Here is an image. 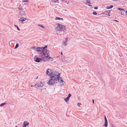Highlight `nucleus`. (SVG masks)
I'll return each mask as SVG.
<instances>
[{
    "label": "nucleus",
    "mask_w": 127,
    "mask_h": 127,
    "mask_svg": "<svg viewBox=\"0 0 127 127\" xmlns=\"http://www.w3.org/2000/svg\"><path fill=\"white\" fill-rule=\"evenodd\" d=\"M55 19L56 20H63V19L62 18H61L59 17H56L55 18Z\"/></svg>",
    "instance_id": "obj_16"
},
{
    "label": "nucleus",
    "mask_w": 127,
    "mask_h": 127,
    "mask_svg": "<svg viewBox=\"0 0 127 127\" xmlns=\"http://www.w3.org/2000/svg\"><path fill=\"white\" fill-rule=\"evenodd\" d=\"M29 124V123H28L27 122L24 121V122L23 125L24 126H25V127H26L27 126H28Z\"/></svg>",
    "instance_id": "obj_13"
},
{
    "label": "nucleus",
    "mask_w": 127,
    "mask_h": 127,
    "mask_svg": "<svg viewBox=\"0 0 127 127\" xmlns=\"http://www.w3.org/2000/svg\"><path fill=\"white\" fill-rule=\"evenodd\" d=\"M44 59L40 58L39 57H35L34 58V61L37 62H41L43 61Z\"/></svg>",
    "instance_id": "obj_5"
},
{
    "label": "nucleus",
    "mask_w": 127,
    "mask_h": 127,
    "mask_svg": "<svg viewBox=\"0 0 127 127\" xmlns=\"http://www.w3.org/2000/svg\"><path fill=\"white\" fill-rule=\"evenodd\" d=\"M81 104L80 103H78L77 104V105L79 106L80 105H81Z\"/></svg>",
    "instance_id": "obj_31"
},
{
    "label": "nucleus",
    "mask_w": 127,
    "mask_h": 127,
    "mask_svg": "<svg viewBox=\"0 0 127 127\" xmlns=\"http://www.w3.org/2000/svg\"><path fill=\"white\" fill-rule=\"evenodd\" d=\"M38 84L37 83H36L34 85V86H35V87L36 88H38L39 87L38 86Z\"/></svg>",
    "instance_id": "obj_20"
},
{
    "label": "nucleus",
    "mask_w": 127,
    "mask_h": 127,
    "mask_svg": "<svg viewBox=\"0 0 127 127\" xmlns=\"http://www.w3.org/2000/svg\"><path fill=\"white\" fill-rule=\"evenodd\" d=\"M106 119H107V118H106L105 119H104V120H106Z\"/></svg>",
    "instance_id": "obj_45"
},
{
    "label": "nucleus",
    "mask_w": 127,
    "mask_h": 127,
    "mask_svg": "<svg viewBox=\"0 0 127 127\" xmlns=\"http://www.w3.org/2000/svg\"><path fill=\"white\" fill-rule=\"evenodd\" d=\"M108 125V122H105V123L104 125L105 127H107Z\"/></svg>",
    "instance_id": "obj_17"
},
{
    "label": "nucleus",
    "mask_w": 127,
    "mask_h": 127,
    "mask_svg": "<svg viewBox=\"0 0 127 127\" xmlns=\"http://www.w3.org/2000/svg\"><path fill=\"white\" fill-rule=\"evenodd\" d=\"M106 118V117L105 115V116H104V119Z\"/></svg>",
    "instance_id": "obj_41"
},
{
    "label": "nucleus",
    "mask_w": 127,
    "mask_h": 127,
    "mask_svg": "<svg viewBox=\"0 0 127 127\" xmlns=\"http://www.w3.org/2000/svg\"><path fill=\"white\" fill-rule=\"evenodd\" d=\"M94 8L95 9H98V7H94Z\"/></svg>",
    "instance_id": "obj_32"
},
{
    "label": "nucleus",
    "mask_w": 127,
    "mask_h": 127,
    "mask_svg": "<svg viewBox=\"0 0 127 127\" xmlns=\"http://www.w3.org/2000/svg\"><path fill=\"white\" fill-rule=\"evenodd\" d=\"M18 46H19V44L18 43H17L16 44V45L15 46V47L14 48L16 49V48H17V47H18Z\"/></svg>",
    "instance_id": "obj_22"
},
{
    "label": "nucleus",
    "mask_w": 127,
    "mask_h": 127,
    "mask_svg": "<svg viewBox=\"0 0 127 127\" xmlns=\"http://www.w3.org/2000/svg\"><path fill=\"white\" fill-rule=\"evenodd\" d=\"M45 57L46 59L47 58L49 59L48 60L52 61L53 59L52 58L50 57L49 56H48V55L45 56Z\"/></svg>",
    "instance_id": "obj_9"
},
{
    "label": "nucleus",
    "mask_w": 127,
    "mask_h": 127,
    "mask_svg": "<svg viewBox=\"0 0 127 127\" xmlns=\"http://www.w3.org/2000/svg\"><path fill=\"white\" fill-rule=\"evenodd\" d=\"M68 39V38H66L65 39V40H64L63 42V44L64 46H66L67 45V40Z\"/></svg>",
    "instance_id": "obj_8"
},
{
    "label": "nucleus",
    "mask_w": 127,
    "mask_h": 127,
    "mask_svg": "<svg viewBox=\"0 0 127 127\" xmlns=\"http://www.w3.org/2000/svg\"><path fill=\"white\" fill-rule=\"evenodd\" d=\"M114 21H115L116 22H118V21L117 20H114Z\"/></svg>",
    "instance_id": "obj_40"
},
{
    "label": "nucleus",
    "mask_w": 127,
    "mask_h": 127,
    "mask_svg": "<svg viewBox=\"0 0 127 127\" xmlns=\"http://www.w3.org/2000/svg\"><path fill=\"white\" fill-rule=\"evenodd\" d=\"M92 101H93V104L94 103V100L93 99L92 100Z\"/></svg>",
    "instance_id": "obj_38"
},
{
    "label": "nucleus",
    "mask_w": 127,
    "mask_h": 127,
    "mask_svg": "<svg viewBox=\"0 0 127 127\" xmlns=\"http://www.w3.org/2000/svg\"><path fill=\"white\" fill-rule=\"evenodd\" d=\"M47 74L48 75H49L50 76V77L53 75L58 76L60 75V74L59 73H58L57 74V72H53L50 69H48L46 70Z\"/></svg>",
    "instance_id": "obj_2"
},
{
    "label": "nucleus",
    "mask_w": 127,
    "mask_h": 127,
    "mask_svg": "<svg viewBox=\"0 0 127 127\" xmlns=\"http://www.w3.org/2000/svg\"><path fill=\"white\" fill-rule=\"evenodd\" d=\"M28 1V0H23V2H27Z\"/></svg>",
    "instance_id": "obj_29"
},
{
    "label": "nucleus",
    "mask_w": 127,
    "mask_h": 127,
    "mask_svg": "<svg viewBox=\"0 0 127 127\" xmlns=\"http://www.w3.org/2000/svg\"><path fill=\"white\" fill-rule=\"evenodd\" d=\"M126 13H127V11H126Z\"/></svg>",
    "instance_id": "obj_46"
},
{
    "label": "nucleus",
    "mask_w": 127,
    "mask_h": 127,
    "mask_svg": "<svg viewBox=\"0 0 127 127\" xmlns=\"http://www.w3.org/2000/svg\"><path fill=\"white\" fill-rule=\"evenodd\" d=\"M42 49V47H37L36 48V50L38 52H40L41 53Z\"/></svg>",
    "instance_id": "obj_10"
},
{
    "label": "nucleus",
    "mask_w": 127,
    "mask_h": 127,
    "mask_svg": "<svg viewBox=\"0 0 127 127\" xmlns=\"http://www.w3.org/2000/svg\"><path fill=\"white\" fill-rule=\"evenodd\" d=\"M22 68H21V70H22Z\"/></svg>",
    "instance_id": "obj_47"
},
{
    "label": "nucleus",
    "mask_w": 127,
    "mask_h": 127,
    "mask_svg": "<svg viewBox=\"0 0 127 127\" xmlns=\"http://www.w3.org/2000/svg\"><path fill=\"white\" fill-rule=\"evenodd\" d=\"M19 18H20V19H19V21H21L22 22L25 21L26 19V18L24 17V16H20V17Z\"/></svg>",
    "instance_id": "obj_7"
},
{
    "label": "nucleus",
    "mask_w": 127,
    "mask_h": 127,
    "mask_svg": "<svg viewBox=\"0 0 127 127\" xmlns=\"http://www.w3.org/2000/svg\"><path fill=\"white\" fill-rule=\"evenodd\" d=\"M57 24L58 25V27L57 28V30H56L57 32L58 31H59L60 32L62 31H65V26L59 23H58Z\"/></svg>",
    "instance_id": "obj_3"
},
{
    "label": "nucleus",
    "mask_w": 127,
    "mask_h": 127,
    "mask_svg": "<svg viewBox=\"0 0 127 127\" xmlns=\"http://www.w3.org/2000/svg\"><path fill=\"white\" fill-rule=\"evenodd\" d=\"M93 14L94 15H96L97 14V13L95 11H94L93 12Z\"/></svg>",
    "instance_id": "obj_27"
},
{
    "label": "nucleus",
    "mask_w": 127,
    "mask_h": 127,
    "mask_svg": "<svg viewBox=\"0 0 127 127\" xmlns=\"http://www.w3.org/2000/svg\"><path fill=\"white\" fill-rule=\"evenodd\" d=\"M61 54L62 55H62V52H61Z\"/></svg>",
    "instance_id": "obj_42"
},
{
    "label": "nucleus",
    "mask_w": 127,
    "mask_h": 127,
    "mask_svg": "<svg viewBox=\"0 0 127 127\" xmlns=\"http://www.w3.org/2000/svg\"><path fill=\"white\" fill-rule=\"evenodd\" d=\"M69 99V98L67 97L65 98L64 99V100L66 102H67V101Z\"/></svg>",
    "instance_id": "obj_19"
},
{
    "label": "nucleus",
    "mask_w": 127,
    "mask_h": 127,
    "mask_svg": "<svg viewBox=\"0 0 127 127\" xmlns=\"http://www.w3.org/2000/svg\"><path fill=\"white\" fill-rule=\"evenodd\" d=\"M14 26L15 27H17V29L19 31H20V29H19V28L18 27V26L17 25H14Z\"/></svg>",
    "instance_id": "obj_26"
},
{
    "label": "nucleus",
    "mask_w": 127,
    "mask_h": 127,
    "mask_svg": "<svg viewBox=\"0 0 127 127\" xmlns=\"http://www.w3.org/2000/svg\"><path fill=\"white\" fill-rule=\"evenodd\" d=\"M118 10H121L122 11V12L123 11H124V10L123 9H122L121 8H118Z\"/></svg>",
    "instance_id": "obj_23"
},
{
    "label": "nucleus",
    "mask_w": 127,
    "mask_h": 127,
    "mask_svg": "<svg viewBox=\"0 0 127 127\" xmlns=\"http://www.w3.org/2000/svg\"><path fill=\"white\" fill-rule=\"evenodd\" d=\"M98 74H99V75H100V76H101V73H100V72H98Z\"/></svg>",
    "instance_id": "obj_33"
},
{
    "label": "nucleus",
    "mask_w": 127,
    "mask_h": 127,
    "mask_svg": "<svg viewBox=\"0 0 127 127\" xmlns=\"http://www.w3.org/2000/svg\"><path fill=\"white\" fill-rule=\"evenodd\" d=\"M54 1L55 2H57L58 0H54Z\"/></svg>",
    "instance_id": "obj_37"
},
{
    "label": "nucleus",
    "mask_w": 127,
    "mask_h": 127,
    "mask_svg": "<svg viewBox=\"0 0 127 127\" xmlns=\"http://www.w3.org/2000/svg\"><path fill=\"white\" fill-rule=\"evenodd\" d=\"M105 122H107V119L105 120Z\"/></svg>",
    "instance_id": "obj_35"
},
{
    "label": "nucleus",
    "mask_w": 127,
    "mask_h": 127,
    "mask_svg": "<svg viewBox=\"0 0 127 127\" xmlns=\"http://www.w3.org/2000/svg\"><path fill=\"white\" fill-rule=\"evenodd\" d=\"M31 87H34V86L33 85H31Z\"/></svg>",
    "instance_id": "obj_39"
},
{
    "label": "nucleus",
    "mask_w": 127,
    "mask_h": 127,
    "mask_svg": "<svg viewBox=\"0 0 127 127\" xmlns=\"http://www.w3.org/2000/svg\"><path fill=\"white\" fill-rule=\"evenodd\" d=\"M31 48L32 49H33V50H36V48L35 47H31Z\"/></svg>",
    "instance_id": "obj_25"
},
{
    "label": "nucleus",
    "mask_w": 127,
    "mask_h": 127,
    "mask_svg": "<svg viewBox=\"0 0 127 127\" xmlns=\"http://www.w3.org/2000/svg\"><path fill=\"white\" fill-rule=\"evenodd\" d=\"M125 93H127V91H126Z\"/></svg>",
    "instance_id": "obj_43"
},
{
    "label": "nucleus",
    "mask_w": 127,
    "mask_h": 127,
    "mask_svg": "<svg viewBox=\"0 0 127 127\" xmlns=\"http://www.w3.org/2000/svg\"><path fill=\"white\" fill-rule=\"evenodd\" d=\"M104 13V14L107 15L108 16H110V15L109 14L108 12H107V11H105Z\"/></svg>",
    "instance_id": "obj_15"
},
{
    "label": "nucleus",
    "mask_w": 127,
    "mask_h": 127,
    "mask_svg": "<svg viewBox=\"0 0 127 127\" xmlns=\"http://www.w3.org/2000/svg\"><path fill=\"white\" fill-rule=\"evenodd\" d=\"M17 8L20 11V10L23 9V8H22V6L21 5H18L17 6Z\"/></svg>",
    "instance_id": "obj_12"
},
{
    "label": "nucleus",
    "mask_w": 127,
    "mask_h": 127,
    "mask_svg": "<svg viewBox=\"0 0 127 127\" xmlns=\"http://www.w3.org/2000/svg\"><path fill=\"white\" fill-rule=\"evenodd\" d=\"M38 26L41 27L42 28H44V26H43L42 25H41L38 24Z\"/></svg>",
    "instance_id": "obj_24"
},
{
    "label": "nucleus",
    "mask_w": 127,
    "mask_h": 127,
    "mask_svg": "<svg viewBox=\"0 0 127 127\" xmlns=\"http://www.w3.org/2000/svg\"><path fill=\"white\" fill-rule=\"evenodd\" d=\"M71 96V95L70 94H69L68 95L67 97H68L69 98L70 97V96Z\"/></svg>",
    "instance_id": "obj_28"
},
{
    "label": "nucleus",
    "mask_w": 127,
    "mask_h": 127,
    "mask_svg": "<svg viewBox=\"0 0 127 127\" xmlns=\"http://www.w3.org/2000/svg\"><path fill=\"white\" fill-rule=\"evenodd\" d=\"M42 50L41 51V54L43 53L44 56H45L48 55V53H47V50L46 49H43L42 48Z\"/></svg>",
    "instance_id": "obj_6"
},
{
    "label": "nucleus",
    "mask_w": 127,
    "mask_h": 127,
    "mask_svg": "<svg viewBox=\"0 0 127 127\" xmlns=\"http://www.w3.org/2000/svg\"><path fill=\"white\" fill-rule=\"evenodd\" d=\"M38 84V86L39 87H42L44 85V84L41 82H40L37 83Z\"/></svg>",
    "instance_id": "obj_11"
},
{
    "label": "nucleus",
    "mask_w": 127,
    "mask_h": 127,
    "mask_svg": "<svg viewBox=\"0 0 127 127\" xmlns=\"http://www.w3.org/2000/svg\"><path fill=\"white\" fill-rule=\"evenodd\" d=\"M47 47V45H45L44 47H42V48H43V49H46V48Z\"/></svg>",
    "instance_id": "obj_30"
},
{
    "label": "nucleus",
    "mask_w": 127,
    "mask_h": 127,
    "mask_svg": "<svg viewBox=\"0 0 127 127\" xmlns=\"http://www.w3.org/2000/svg\"><path fill=\"white\" fill-rule=\"evenodd\" d=\"M51 79L47 82L49 85H53L55 83H57V82H60L61 85L64 84V81L62 78L60 77L59 76H54L50 77Z\"/></svg>",
    "instance_id": "obj_1"
},
{
    "label": "nucleus",
    "mask_w": 127,
    "mask_h": 127,
    "mask_svg": "<svg viewBox=\"0 0 127 127\" xmlns=\"http://www.w3.org/2000/svg\"><path fill=\"white\" fill-rule=\"evenodd\" d=\"M107 11V12H108L109 14L110 13V10H108V11Z\"/></svg>",
    "instance_id": "obj_34"
},
{
    "label": "nucleus",
    "mask_w": 127,
    "mask_h": 127,
    "mask_svg": "<svg viewBox=\"0 0 127 127\" xmlns=\"http://www.w3.org/2000/svg\"><path fill=\"white\" fill-rule=\"evenodd\" d=\"M26 127L25 126H24L23 127Z\"/></svg>",
    "instance_id": "obj_44"
},
{
    "label": "nucleus",
    "mask_w": 127,
    "mask_h": 127,
    "mask_svg": "<svg viewBox=\"0 0 127 127\" xmlns=\"http://www.w3.org/2000/svg\"><path fill=\"white\" fill-rule=\"evenodd\" d=\"M113 7V5H111L110 6H107V8L108 9H111Z\"/></svg>",
    "instance_id": "obj_18"
},
{
    "label": "nucleus",
    "mask_w": 127,
    "mask_h": 127,
    "mask_svg": "<svg viewBox=\"0 0 127 127\" xmlns=\"http://www.w3.org/2000/svg\"><path fill=\"white\" fill-rule=\"evenodd\" d=\"M111 127H114V125L113 124L111 125Z\"/></svg>",
    "instance_id": "obj_36"
},
{
    "label": "nucleus",
    "mask_w": 127,
    "mask_h": 127,
    "mask_svg": "<svg viewBox=\"0 0 127 127\" xmlns=\"http://www.w3.org/2000/svg\"><path fill=\"white\" fill-rule=\"evenodd\" d=\"M38 77L37 76V78Z\"/></svg>",
    "instance_id": "obj_48"
},
{
    "label": "nucleus",
    "mask_w": 127,
    "mask_h": 127,
    "mask_svg": "<svg viewBox=\"0 0 127 127\" xmlns=\"http://www.w3.org/2000/svg\"><path fill=\"white\" fill-rule=\"evenodd\" d=\"M6 104V103H1L0 104V106H2Z\"/></svg>",
    "instance_id": "obj_21"
},
{
    "label": "nucleus",
    "mask_w": 127,
    "mask_h": 127,
    "mask_svg": "<svg viewBox=\"0 0 127 127\" xmlns=\"http://www.w3.org/2000/svg\"><path fill=\"white\" fill-rule=\"evenodd\" d=\"M25 9L23 8L19 11L18 17H20V16L25 17L26 16V13L25 12Z\"/></svg>",
    "instance_id": "obj_4"
},
{
    "label": "nucleus",
    "mask_w": 127,
    "mask_h": 127,
    "mask_svg": "<svg viewBox=\"0 0 127 127\" xmlns=\"http://www.w3.org/2000/svg\"><path fill=\"white\" fill-rule=\"evenodd\" d=\"M87 1V2L88 3V5L90 6H92V5H91V3L89 0H86Z\"/></svg>",
    "instance_id": "obj_14"
}]
</instances>
